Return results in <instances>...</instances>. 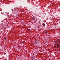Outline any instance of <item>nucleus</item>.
I'll return each mask as SVG.
<instances>
[{
  "instance_id": "obj_1",
  "label": "nucleus",
  "mask_w": 60,
  "mask_h": 60,
  "mask_svg": "<svg viewBox=\"0 0 60 60\" xmlns=\"http://www.w3.org/2000/svg\"><path fill=\"white\" fill-rule=\"evenodd\" d=\"M43 26H45V24L44 23H43L42 24Z\"/></svg>"
},
{
  "instance_id": "obj_2",
  "label": "nucleus",
  "mask_w": 60,
  "mask_h": 60,
  "mask_svg": "<svg viewBox=\"0 0 60 60\" xmlns=\"http://www.w3.org/2000/svg\"><path fill=\"white\" fill-rule=\"evenodd\" d=\"M59 45L58 44L56 48H58V47H59Z\"/></svg>"
},
{
  "instance_id": "obj_3",
  "label": "nucleus",
  "mask_w": 60,
  "mask_h": 60,
  "mask_svg": "<svg viewBox=\"0 0 60 60\" xmlns=\"http://www.w3.org/2000/svg\"><path fill=\"white\" fill-rule=\"evenodd\" d=\"M6 37H4V39H5V40H6Z\"/></svg>"
},
{
  "instance_id": "obj_4",
  "label": "nucleus",
  "mask_w": 60,
  "mask_h": 60,
  "mask_svg": "<svg viewBox=\"0 0 60 60\" xmlns=\"http://www.w3.org/2000/svg\"><path fill=\"white\" fill-rule=\"evenodd\" d=\"M47 33V31H45V34H46Z\"/></svg>"
},
{
  "instance_id": "obj_5",
  "label": "nucleus",
  "mask_w": 60,
  "mask_h": 60,
  "mask_svg": "<svg viewBox=\"0 0 60 60\" xmlns=\"http://www.w3.org/2000/svg\"><path fill=\"white\" fill-rule=\"evenodd\" d=\"M39 22V23H40V22H41V20L39 21V22Z\"/></svg>"
},
{
  "instance_id": "obj_6",
  "label": "nucleus",
  "mask_w": 60,
  "mask_h": 60,
  "mask_svg": "<svg viewBox=\"0 0 60 60\" xmlns=\"http://www.w3.org/2000/svg\"><path fill=\"white\" fill-rule=\"evenodd\" d=\"M3 13H4V12H1V14H3Z\"/></svg>"
},
{
  "instance_id": "obj_7",
  "label": "nucleus",
  "mask_w": 60,
  "mask_h": 60,
  "mask_svg": "<svg viewBox=\"0 0 60 60\" xmlns=\"http://www.w3.org/2000/svg\"><path fill=\"white\" fill-rule=\"evenodd\" d=\"M28 30H29V31H30V29H28Z\"/></svg>"
},
{
  "instance_id": "obj_8",
  "label": "nucleus",
  "mask_w": 60,
  "mask_h": 60,
  "mask_svg": "<svg viewBox=\"0 0 60 60\" xmlns=\"http://www.w3.org/2000/svg\"><path fill=\"white\" fill-rule=\"evenodd\" d=\"M35 19V18H33V19Z\"/></svg>"
},
{
  "instance_id": "obj_9",
  "label": "nucleus",
  "mask_w": 60,
  "mask_h": 60,
  "mask_svg": "<svg viewBox=\"0 0 60 60\" xmlns=\"http://www.w3.org/2000/svg\"><path fill=\"white\" fill-rule=\"evenodd\" d=\"M35 15L36 16V14H35Z\"/></svg>"
},
{
  "instance_id": "obj_10",
  "label": "nucleus",
  "mask_w": 60,
  "mask_h": 60,
  "mask_svg": "<svg viewBox=\"0 0 60 60\" xmlns=\"http://www.w3.org/2000/svg\"><path fill=\"white\" fill-rule=\"evenodd\" d=\"M35 60H37V59H36Z\"/></svg>"
}]
</instances>
